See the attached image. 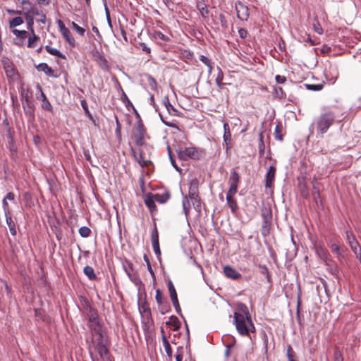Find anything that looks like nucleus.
I'll list each match as a JSON object with an SVG mask.
<instances>
[{
	"mask_svg": "<svg viewBox=\"0 0 361 361\" xmlns=\"http://www.w3.org/2000/svg\"><path fill=\"white\" fill-rule=\"evenodd\" d=\"M31 33V35L28 37V40H27V47L28 48H35L39 40H40V38L38 35H37L35 34V32L33 31V32H30Z\"/></svg>",
	"mask_w": 361,
	"mask_h": 361,
	"instance_id": "412c9836",
	"label": "nucleus"
},
{
	"mask_svg": "<svg viewBox=\"0 0 361 361\" xmlns=\"http://www.w3.org/2000/svg\"><path fill=\"white\" fill-rule=\"evenodd\" d=\"M23 23V18L18 16L13 18L10 22H9V27L11 28L16 27V26L20 25Z\"/></svg>",
	"mask_w": 361,
	"mask_h": 361,
	"instance_id": "a19ab883",
	"label": "nucleus"
},
{
	"mask_svg": "<svg viewBox=\"0 0 361 361\" xmlns=\"http://www.w3.org/2000/svg\"><path fill=\"white\" fill-rule=\"evenodd\" d=\"M199 194V181L197 178H193L189 183L188 195Z\"/></svg>",
	"mask_w": 361,
	"mask_h": 361,
	"instance_id": "b1692460",
	"label": "nucleus"
},
{
	"mask_svg": "<svg viewBox=\"0 0 361 361\" xmlns=\"http://www.w3.org/2000/svg\"><path fill=\"white\" fill-rule=\"evenodd\" d=\"M188 199L191 200L192 204L197 211L201 209V199L199 194L188 195Z\"/></svg>",
	"mask_w": 361,
	"mask_h": 361,
	"instance_id": "4be33fe9",
	"label": "nucleus"
},
{
	"mask_svg": "<svg viewBox=\"0 0 361 361\" xmlns=\"http://www.w3.org/2000/svg\"><path fill=\"white\" fill-rule=\"evenodd\" d=\"M87 317L89 321V327L91 331L97 334H101L102 326L99 322V314L97 311L90 307L87 312Z\"/></svg>",
	"mask_w": 361,
	"mask_h": 361,
	"instance_id": "39448f33",
	"label": "nucleus"
},
{
	"mask_svg": "<svg viewBox=\"0 0 361 361\" xmlns=\"http://www.w3.org/2000/svg\"><path fill=\"white\" fill-rule=\"evenodd\" d=\"M183 348L179 347L177 349V352L176 354V361H183Z\"/></svg>",
	"mask_w": 361,
	"mask_h": 361,
	"instance_id": "bf43d9fd",
	"label": "nucleus"
},
{
	"mask_svg": "<svg viewBox=\"0 0 361 361\" xmlns=\"http://www.w3.org/2000/svg\"><path fill=\"white\" fill-rule=\"evenodd\" d=\"M286 356L288 361H298L296 360V354L291 345H288Z\"/></svg>",
	"mask_w": 361,
	"mask_h": 361,
	"instance_id": "ea45409f",
	"label": "nucleus"
},
{
	"mask_svg": "<svg viewBox=\"0 0 361 361\" xmlns=\"http://www.w3.org/2000/svg\"><path fill=\"white\" fill-rule=\"evenodd\" d=\"M138 48L142 49V51L147 54H150L151 49L147 46V44L144 42L139 43Z\"/></svg>",
	"mask_w": 361,
	"mask_h": 361,
	"instance_id": "13d9d810",
	"label": "nucleus"
},
{
	"mask_svg": "<svg viewBox=\"0 0 361 361\" xmlns=\"http://www.w3.org/2000/svg\"><path fill=\"white\" fill-rule=\"evenodd\" d=\"M132 152H133V155H134L135 158L136 159L137 161L139 163V164L142 167H145V166H148V164L149 163V161L146 160L145 159L142 151H140L139 152V156L138 157L136 155L134 149H132Z\"/></svg>",
	"mask_w": 361,
	"mask_h": 361,
	"instance_id": "c756f323",
	"label": "nucleus"
},
{
	"mask_svg": "<svg viewBox=\"0 0 361 361\" xmlns=\"http://www.w3.org/2000/svg\"><path fill=\"white\" fill-rule=\"evenodd\" d=\"M152 243L159 241V233L156 224H154V228L151 233Z\"/></svg>",
	"mask_w": 361,
	"mask_h": 361,
	"instance_id": "3c124183",
	"label": "nucleus"
},
{
	"mask_svg": "<svg viewBox=\"0 0 361 361\" xmlns=\"http://www.w3.org/2000/svg\"><path fill=\"white\" fill-rule=\"evenodd\" d=\"M243 313L235 312L233 323L237 331L243 336H249L250 332H255V327L251 319L248 308L245 304L240 305Z\"/></svg>",
	"mask_w": 361,
	"mask_h": 361,
	"instance_id": "f257e3e1",
	"label": "nucleus"
},
{
	"mask_svg": "<svg viewBox=\"0 0 361 361\" xmlns=\"http://www.w3.org/2000/svg\"><path fill=\"white\" fill-rule=\"evenodd\" d=\"M136 114L138 121L133 127L132 137L134 140L135 144L137 146L140 147L142 146L145 142L147 130L140 115L137 113Z\"/></svg>",
	"mask_w": 361,
	"mask_h": 361,
	"instance_id": "7ed1b4c3",
	"label": "nucleus"
},
{
	"mask_svg": "<svg viewBox=\"0 0 361 361\" xmlns=\"http://www.w3.org/2000/svg\"><path fill=\"white\" fill-rule=\"evenodd\" d=\"M334 357V361H343L342 353L338 348L335 349Z\"/></svg>",
	"mask_w": 361,
	"mask_h": 361,
	"instance_id": "5fc2aeb1",
	"label": "nucleus"
},
{
	"mask_svg": "<svg viewBox=\"0 0 361 361\" xmlns=\"http://www.w3.org/2000/svg\"><path fill=\"white\" fill-rule=\"evenodd\" d=\"M259 267L261 269V274L264 275L267 279V281L269 282L271 279V276L269 274L267 267L264 265H259Z\"/></svg>",
	"mask_w": 361,
	"mask_h": 361,
	"instance_id": "8fccbe9b",
	"label": "nucleus"
},
{
	"mask_svg": "<svg viewBox=\"0 0 361 361\" xmlns=\"http://www.w3.org/2000/svg\"><path fill=\"white\" fill-rule=\"evenodd\" d=\"M199 59L201 62H202L205 66H208L212 61L206 56L200 55L199 56Z\"/></svg>",
	"mask_w": 361,
	"mask_h": 361,
	"instance_id": "e2e57ef3",
	"label": "nucleus"
},
{
	"mask_svg": "<svg viewBox=\"0 0 361 361\" xmlns=\"http://www.w3.org/2000/svg\"><path fill=\"white\" fill-rule=\"evenodd\" d=\"M2 204H3V209H4L5 216L11 214L10 209H9L8 203L6 199H3Z\"/></svg>",
	"mask_w": 361,
	"mask_h": 361,
	"instance_id": "6e6d98bb",
	"label": "nucleus"
},
{
	"mask_svg": "<svg viewBox=\"0 0 361 361\" xmlns=\"http://www.w3.org/2000/svg\"><path fill=\"white\" fill-rule=\"evenodd\" d=\"M235 8L237 17L241 20H247L250 16L248 7L241 1H237L235 4Z\"/></svg>",
	"mask_w": 361,
	"mask_h": 361,
	"instance_id": "0eeeda50",
	"label": "nucleus"
},
{
	"mask_svg": "<svg viewBox=\"0 0 361 361\" xmlns=\"http://www.w3.org/2000/svg\"><path fill=\"white\" fill-rule=\"evenodd\" d=\"M276 169L274 166H271L268 169V171L266 174L265 179V187L267 188H271L273 186L275 175H276Z\"/></svg>",
	"mask_w": 361,
	"mask_h": 361,
	"instance_id": "9b49d317",
	"label": "nucleus"
},
{
	"mask_svg": "<svg viewBox=\"0 0 361 361\" xmlns=\"http://www.w3.org/2000/svg\"><path fill=\"white\" fill-rule=\"evenodd\" d=\"M4 68L9 80L14 81L18 78V72L11 62L5 63L4 64Z\"/></svg>",
	"mask_w": 361,
	"mask_h": 361,
	"instance_id": "9d476101",
	"label": "nucleus"
},
{
	"mask_svg": "<svg viewBox=\"0 0 361 361\" xmlns=\"http://www.w3.org/2000/svg\"><path fill=\"white\" fill-rule=\"evenodd\" d=\"M197 8L199 10L201 16L203 18H207L209 16V10L207 6L204 4V1H200L197 2Z\"/></svg>",
	"mask_w": 361,
	"mask_h": 361,
	"instance_id": "cd10ccee",
	"label": "nucleus"
},
{
	"mask_svg": "<svg viewBox=\"0 0 361 361\" xmlns=\"http://www.w3.org/2000/svg\"><path fill=\"white\" fill-rule=\"evenodd\" d=\"M283 127L281 123H278L274 130V137L276 140L279 141L283 140V134H282Z\"/></svg>",
	"mask_w": 361,
	"mask_h": 361,
	"instance_id": "4c0bfd02",
	"label": "nucleus"
},
{
	"mask_svg": "<svg viewBox=\"0 0 361 361\" xmlns=\"http://www.w3.org/2000/svg\"><path fill=\"white\" fill-rule=\"evenodd\" d=\"M152 243L153 250L157 255H161V250L159 247V243L158 242H154Z\"/></svg>",
	"mask_w": 361,
	"mask_h": 361,
	"instance_id": "052dcab7",
	"label": "nucleus"
},
{
	"mask_svg": "<svg viewBox=\"0 0 361 361\" xmlns=\"http://www.w3.org/2000/svg\"><path fill=\"white\" fill-rule=\"evenodd\" d=\"M12 32L16 35V37H18L23 39L24 41L29 36V32L26 30H19L17 29H13L12 30Z\"/></svg>",
	"mask_w": 361,
	"mask_h": 361,
	"instance_id": "58836bf2",
	"label": "nucleus"
},
{
	"mask_svg": "<svg viewBox=\"0 0 361 361\" xmlns=\"http://www.w3.org/2000/svg\"><path fill=\"white\" fill-rule=\"evenodd\" d=\"M96 350L97 353L99 354L101 358L106 359L107 361H111L109 351L106 346L102 343L99 342L97 344Z\"/></svg>",
	"mask_w": 361,
	"mask_h": 361,
	"instance_id": "f8f14e48",
	"label": "nucleus"
},
{
	"mask_svg": "<svg viewBox=\"0 0 361 361\" xmlns=\"http://www.w3.org/2000/svg\"><path fill=\"white\" fill-rule=\"evenodd\" d=\"M155 202L156 200H154L152 193H148L146 195L145 198V204L152 214L157 211Z\"/></svg>",
	"mask_w": 361,
	"mask_h": 361,
	"instance_id": "4468645a",
	"label": "nucleus"
},
{
	"mask_svg": "<svg viewBox=\"0 0 361 361\" xmlns=\"http://www.w3.org/2000/svg\"><path fill=\"white\" fill-rule=\"evenodd\" d=\"M164 104L169 114L173 116H179V114H178V111L173 106V105L170 104L168 98H166L164 100Z\"/></svg>",
	"mask_w": 361,
	"mask_h": 361,
	"instance_id": "c9c22d12",
	"label": "nucleus"
},
{
	"mask_svg": "<svg viewBox=\"0 0 361 361\" xmlns=\"http://www.w3.org/2000/svg\"><path fill=\"white\" fill-rule=\"evenodd\" d=\"M223 80H224V73L221 68H218V74L215 79V82H216V85L218 86V87L221 90L223 89L225 87V85H226V83L223 82Z\"/></svg>",
	"mask_w": 361,
	"mask_h": 361,
	"instance_id": "473e14b6",
	"label": "nucleus"
},
{
	"mask_svg": "<svg viewBox=\"0 0 361 361\" xmlns=\"http://www.w3.org/2000/svg\"><path fill=\"white\" fill-rule=\"evenodd\" d=\"M36 69L39 72H44L47 76L54 78L57 77L56 75H54V70L46 63H41L38 64L36 66Z\"/></svg>",
	"mask_w": 361,
	"mask_h": 361,
	"instance_id": "2eb2a0df",
	"label": "nucleus"
},
{
	"mask_svg": "<svg viewBox=\"0 0 361 361\" xmlns=\"http://www.w3.org/2000/svg\"><path fill=\"white\" fill-rule=\"evenodd\" d=\"M314 248L316 252L322 259H326L327 257L328 252L322 244H316Z\"/></svg>",
	"mask_w": 361,
	"mask_h": 361,
	"instance_id": "7c9ffc66",
	"label": "nucleus"
},
{
	"mask_svg": "<svg viewBox=\"0 0 361 361\" xmlns=\"http://www.w3.org/2000/svg\"><path fill=\"white\" fill-rule=\"evenodd\" d=\"M224 141L225 144L226 145L227 148L229 147L231 141V133L230 131L229 126L228 123L224 124Z\"/></svg>",
	"mask_w": 361,
	"mask_h": 361,
	"instance_id": "bb28decb",
	"label": "nucleus"
},
{
	"mask_svg": "<svg viewBox=\"0 0 361 361\" xmlns=\"http://www.w3.org/2000/svg\"><path fill=\"white\" fill-rule=\"evenodd\" d=\"M5 217H6V221L8 226L9 231H10L11 234L12 235H16V233H17L16 228V224L12 219L11 214L6 215Z\"/></svg>",
	"mask_w": 361,
	"mask_h": 361,
	"instance_id": "c85d7f7f",
	"label": "nucleus"
},
{
	"mask_svg": "<svg viewBox=\"0 0 361 361\" xmlns=\"http://www.w3.org/2000/svg\"><path fill=\"white\" fill-rule=\"evenodd\" d=\"M41 97H42V107L43 109L47 110L48 111H52V106L50 104L49 101L47 99L45 94L41 90Z\"/></svg>",
	"mask_w": 361,
	"mask_h": 361,
	"instance_id": "72a5a7b5",
	"label": "nucleus"
},
{
	"mask_svg": "<svg viewBox=\"0 0 361 361\" xmlns=\"http://www.w3.org/2000/svg\"><path fill=\"white\" fill-rule=\"evenodd\" d=\"M57 24H58V26H59V30L61 32H62L63 31L66 30V29H68L64 23H63V21L61 20H57Z\"/></svg>",
	"mask_w": 361,
	"mask_h": 361,
	"instance_id": "774afa93",
	"label": "nucleus"
},
{
	"mask_svg": "<svg viewBox=\"0 0 361 361\" xmlns=\"http://www.w3.org/2000/svg\"><path fill=\"white\" fill-rule=\"evenodd\" d=\"M345 238L353 253H356L357 251L361 250V247L359 243L356 240L354 234L350 231H346Z\"/></svg>",
	"mask_w": 361,
	"mask_h": 361,
	"instance_id": "1a4fd4ad",
	"label": "nucleus"
},
{
	"mask_svg": "<svg viewBox=\"0 0 361 361\" xmlns=\"http://www.w3.org/2000/svg\"><path fill=\"white\" fill-rule=\"evenodd\" d=\"M161 333L162 343L164 347L167 356L171 358L172 357V353H173L172 348L171 347L169 341H168V339L166 338V336L165 334V332H164V330L163 328H161Z\"/></svg>",
	"mask_w": 361,
	"mask_h": 361,
	"instance_id": "dca6fc26",
	"label": "nucleus"
},
{
	"mask_svg": "<svg viewBox=\"0 0 361 361\" xmlns=\"http://www.w3.org/2000/svg\"><path fill=\"white\" fill-rule=\"evenodd\" d=\"M276 81L279 84H283L286 81V78L283 75H277L275 77Z\"/></svg>",
	"mask_w": 361,
	"mask_h": 361,
	"instance_id": "69168bd1",
	"label": "nucleus"
},
{
	"mask_svg": "<svg viewBox=\"0 0 361 361\" xmlns=\"http://www.w3.org/2000/svg\"><path fill=\"white\" fill-rule=\"evenodd\" d=\"M80 235L83 238H87L90 236L91 233V230L87 226H82L79 229Z\"/></svg>",
	"mask_w": 361,
	"mask_h": 361,
	"instance_id": "49530a36",
	"label": "nucleus"
},
{
	"mask_svg": "<svg viewBox=\"0 0 361 361\" xmlns=\"http://www.w3.org/2000/svg\"><path fill=\"white\" fill-rule=\"evenodd\" d=\"M313 28L317 33L319 35H322L323 33V29L319 22H317L316 23L314 24Z\"/></svg>",
	"mask_w": 361,
	"mask_h": 361,
	"instance_id": "680f3d73",
	"label": "nucleus"
},
{
	"mask_svg": "<svg viewBox=\"0 0 361 361\" xmlns=\"http://www.w3.org/2000/svg\"><path fill=\"white\" fill-rule=\"evenodd\" d=\"M84 274L87 276L90 280H94L97 278V276L94 273V269L90 266L85 267L83 269Z\"/></svg>",
	"mask_w": 361,
	"mask_h": 361,
	"instance_id": "f704fd0d",
	"label": "nucleus"
},
{
	"mask_svg": "<svg viewBox=\"0 0 361 361\" xmlns=\"http://www.w3.org/2000/svg\"><path fill=\"white\" fill-rule=\"evenodd\" d=\"M139 311L141 314L145 316L147 318L151 317V310L149 304L146 300L142 301L139 305Z\"/></svg>",
	"mask_w": 361,
	"mask_h": 361,
	"instance_id": "aec40b11",
	"label": "nucleus"
},
{
	"mask_svg": "<svg viewBox=\"0 0 361 361\" xmlns=\"http://www.w3.org/2000/svg\"><path fill=\"white\" fill-rule=\"evenodd\" d=\"M238 34L240 38L245 39L247 35V31L244 28H240L238 30Z\"/></svg>",
	"mask_w": 361,
	"mask_h": 361,
	"instance_id": "338daca9",
	"label": "nucleus"
},
{
	"mask_svg": "<svg viewBox=\"0 0 361 361\" xmlns=\"http://www.w3.org/2000/svg\"><path fill=\"white\" fill-rule=\"evenodd\" d=\"M61 33L71 47H75V38L68 29H66Z\"/></svg>",
	"mask_w": 361,
	"mask_h": 361,
	"instance_id": "a878e982",
	"label": "nucleus"
},
{
	"mask_svg": "<svg viewBox=\"0 0 361 361\" xmlns=\"http://www.w3.org/2000/svg\"><path fill=\"white\" fill-rule=\"evenodd\" d=\"M331 250L333 253H335L338 256H343V249L341 248L339 245L334 243L331 246Z\"/></svg>",
	"mask_w": 361,
	"mask_h": 361,
	"instance_id": "79ce46f5",
	"label": "nucleus"
},
{
	"mask_svg": "<svg viewBox=\"0 0 361 361\" xmlns=\"http://www.w3.org/2000/svg\"><path fill=\"white\" fill-rule=\"evenodd\" d=\"M45 50L50 54L57 56L59 58L66 59V56L64 54H63L61 52H60L58 49L56 48H53L49 45L45 46L44 47Z\"/></svg>",
	"mask_w": 361,
	"mask_h": 361,
	"instance_id": "2f4dec72",
	"label": "nucleus"
},
{
	"mask_svg": "<svg viewBox=\"0 0 361 361\" xmlns=\"http://www.w3.org/2000/svg\"><path fill=\"white\" fill-rule=\"evenodd\" d=\"M72 27L80 36L85 35V30L75 22H72Z\"/></svg>",
	"mask_w": 361,
	"mask_h": 361,
	"instance_id": "864d4df0",
	"label": "nucleus"
},
{
	"mask_svg": "<svg viewBox=\"0 0 361 361\" xmlns=\"http://www.w3.org/2000/svg\"><path fill=\"white\" fill-rule=\"evenodd\" d=\"M155 299L159 305H161L164 302V295L159 289L156 290Z\"/></svg>",
	"mask_w": 361,
	"mask_h": 361,
	"instance_id": "de8ad7c7",
	"label": "nucleus"
},
{
	"mask_svg": "<svg viewBox=\"0 0 361 361\" xmlns=\"http://www.w3.org/2000/svg\"><path fill=\"white\" fill-rule=\"evenodd\" d=\"M219 19L220 20L221 27L224 30H226L228 27V21H227V20L226 18V16L223 13H220L219 16Z\"/></svg>",
	"mask_w": 361,
	"mask_h": 361,
	"instance_id": "603ef678",
	"label": "nucleus"
},
{
	"mask_svg": "<svg viewBox=\"0 0 361 361\" xmlns=\"http://www.w3.org/2000/svg\"><path fill=\"white\" fill-rule=\"evenodd\" d=\"M307 88L310 90L319 91L322 90L324 85L322 84L317 85H306Z\"/></svg>",
	"mask_w": 361,
	"mask_h": 361,
	"instance_id": "4d7b16f0",
	"label": "nucleus"
},
{
	"mask_svg": "<svg viewBox=\"0 0 361 361\" xmlns=\"http://www.w3.org/2000/svg\"><path fill=\"white\" fill-rule=\"evenodd\" d=\"M144 260L145 261V262L147 264V270L150 273V275L152 276V279L154 280H155V278H156L155 274H154V271H153V269L152 268L149 259L148 258V257L146 255H144Z\"/></svg>",
	"mask_w": 361,
	"mask_h": 361,
	"instance_id": "a18cd8bd",
	"label": "nucleus"
},
{
	"mask_svg": "<svg viewBox=\"0 0 361 361\" xmlns=\"http://www.w3.org/2000/svg\"><path fill=\"white\" fill-rule=\"evenodd\" d=\"M154 200H156V202L164 204L166 203L171 197V194L169 192H164L163 193H156L152 194Z\"/></svg>",
	"mask_w": 361,
	"mask_h": 361,
	"instance_id": "6ab92c4d",
	"label": "nucleus"
},
{
	"mask_svg": "<svg viewBox=\"0 0 361 361\" xmlns=\"http://www.w3.org/2000/svg\"><path fill=\"white\" fill-rule=\"evenodd\" d=\"M224 273L227 278L233 280H236L241 277V274L238 271L228 265L224 267Z\"/></svg>",
	"mask_w": 361,
	"mask_h": 361,
	"instance_id": "ddd939ff",
	"label": "nucleus"
},
{
	"mask_svg": "<svg viewBox=\"0 0 361 361\" xmlns=\"http://www.w3.org/2000/svg\"><path fill=\"white\" fill-rule=\"evenodd\" d=\"M240 182V176L235 170H233L229 178V185L230 188L228 192L230 194H236L238 191V185Z\"/></svg>",
	"mask_w": 361,
	"mask_h": 361,
	"instance_id": "6e6552de",
	"label": "nucleus"
},
{
	"mask_svg": "<svg viewBox=\"0 0 361 361\" xmlns=\"http://www.w3.org/2000/svg\"><path fill=\"white\" fill-rule=\"evenodd\" d=\"M29 12L32 16H35L38 17L36 18L37 22L41 23L42 24H44L46 23V15L43 13L42 11H40L37 7H32Z\"/></svg>",
	"mask_w": 361,
	"mask_h": 361,
	"instance_id": "f3484780",
	"label": "nucleus"
},
{
	"mask_svg": "<svg viewBox=\"0 0 361 361\" xmlns=\"http://www.w3.org/2000/svg\"><path fill=\"white\" fill-rule=\"evenodd\" d=\"M161 121L164 123V124L166 125V126L175 128L180 132L184 131V126L182 125H179L176 121H175L173 120L170 121L166 118H164L161 116Z\"/></svg>",
	"mask_w": 361,
	"mask_h": 361,
	"instance_id": "5701e85b",
	"label": "nucleus"
},
{
	"mask_svg": "<svg viewBox=\"0 0 361 361\" xmlns=\"http://www.w3.org/2000/svg\"><path fill=\"white\" fill-rule=\"evenodd\" d=\"M177 152L178 157L182 160H187L188 159H199L204 155L203 150L195 147H185Z\"/></svg>",
	"mask_w": 361,
	"mask_h": 361,
	"instance_id": "20e7f679",
	"label": "nucleus"
},
{
	"mask_svg": "<svg viewBox=\"0 0 361 361\" xmlns=\"http://www.w3.org/2000/svg\"><path fill=\"white\" fill-rule=\"evenodd\" d=\"M329 71L332 72L331 78L329 79V80L334 83L335 82V80L337 79V78L338 77V71L336 67H331V66L329 68Z\"/></svg>",
	"mask_w": 361,
	"mask_h": 361,
	"instance_id": "09e8293b",
	"label": "nucleus"
},
{
	"mask_svg": "<svg viewBox=\"0 0 361 361\" xmlns=\"http://www.w3.org/2000/svg\"><path fill=\"white\" fill-rule=\"evenodd\" d=\"M154 37L157 39H160L164 42H169L170 40V38L168 36L165 35L160 31L154 32Z\"/></svg>",
	"mask_w": 361,
	"mask_h": 361,
	"instance_id": "c03bdc74",
	"label": "nucleus"
},
{
	"mask_svg": "<svg viewBox=\"0 0 361 361\" xmlns=\"http://www.w3.org/2000/svg\"><path fill=\"white\" fill-rule=\"evenodd\" d=\"M14 44L19 47H24L25 46V41L18 37H16V38L14 39Z\"/></svg>",
	"mask_w": 361,
	"mask_h": 361,
	"instance_id": "0e129e2a",
	"label": "nucleus"
},
{
	"mask_svg": "<svg viewBox=\"0 0 361 361\" xmlns=\"http://www.w3.org/2000/svg\"><path fill=\"white\" fill-rule=\"evenodd\" d=\"M183 210L185 212V214L187 215L190 209L191 205L190 203V200L188 197V196H185L183 200Z\"/></svg>",
	"mask_w": 361,
	"mask_h": 361,
	"instance_id": "37998d69",
	"label": "nucleus"
},
{
	"mask_svg": "<svg viewBox=\"0 0 361 361\" xmlns=\"http://www.w3.org/2000/svg\"><path fill=\"white\" fill-rule=\"evenodd\" d=\"M168 288H169V293H170V297H171V302L176 309V311L177 312V313L180 315L181 317H183V314H181V309H180V304H179V302H178V295H177V293H176V290L175 289V287L172 283L171 281H169L168 282Z\"/></svg>",
	"mask_w": 361,
	"mask_h": 361,
	"instance_id": "423d86ee",
	"label": "nucleus"
},
{
	"mask_svg": "<svg viewBox=\"0 0 361 361\" xmlns=\"http://www.w3.org/2000/svg\"><path fill=\"white\" fill-rule=\"evenodd\" d=\"M235 195V194H230V192H227L226 194L227 204L233 213H235L238 209L237 201L233 197Z\"/></svg>",
	"mask_w": 361,
	"mask_h": 361,
	"instance_id": "a211bd4d",
	"label": "nucleus"
},
{
	"mask_svg": "<svg viewBox=\"0 0 361 361\" xmlns=\"http://www.w3.org/2000/svg\"><path fill=\"white\" fill-rule=\"evenodd\" d=\"M167 326H171L173 331H178L180 327V322L178 317L171 316L169 320L166 322Z\"/></svg>",
	"mask_w": 361,
	"mask_h": 361,
	"instance_id": "393cba45",
	"label": "nucleus"
},
{
	"mask_svg": "<svg viewBox=\"0 0 361 361\" xmlns=\"http://www.w3.org/2000/svg\"><path fill=\"white\" fill-rule=\"evenodd\" d=\"M335 121V114L332 111H327L322 114L317 121V133L323 135L327 132L329 128L334 124Z\"/></svg>",
	"mask_w": 361,
	"mask_h": 361,
	"instance_id": "f03ea898",
	"label": "nucleus"
},
{
	"mask_svg": "<svg viewBox=\"0 0 361 361\" xmlns=\"http://www.w3.org/2000/svg\"><path fill=\"white\" fill-rule=\"evenodd\" d=\"M25 20H26V22H27V28L28 30L30 31V32H33V31H35L34 30V20H33V18L32 16L27 13H25Z\"/></svg>",
	"mask_w": 361,
	"mask_h": 361,
	"instance_id": "e433bc0d",
	"label": "nucleus"
}]
</instances>
